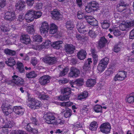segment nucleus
I'll use <instances>...</instances> for the list:
<instances>
[{"mask_svg": "<svg viewBox=\"0 0 134 134\" xmlns=\"http://www.w3.org/2000/svg\"><path fill=\"white\" fill-rule=\"evenodd\" d=\"M49 27L48 23L44 21L42 23L41 25L39 27L41 33L42 35L46 36L48 34Z\"/></svg>", "mask_w": 134, "mask_h": 134, "instance_id": "obj_4", "label": "nucleus"}, {"mask_svg": "<svg viewBox=\"0 0 134 134\" xmlns=\"http://www.w3.org/2000/svg\"><path fill=\"white\" fill-rule=\"evenodd\" d=\"M51 13L52 18L54 19L57 20L62 16L61 15L56 9H55L51 11Z\"/></svg>", "mask_w": 134, "mask_h": 134, "instance_id": "obj_18", "label": "nucleus"}, {"mask_svg": "<svg viewBox=\"0 0 134 134\" xmlns=\"http://www.w3.org/2000/svg\"><path fill=\"white\" fill-rule=\"evenodd\" d=\"M109 30L111 34H113L116 37L120 36L121 34V32L119 30L118 27L110 28Z\"/></svg>", "mask_w": 134, "mask_h": 134, "instance_id": "obj_19", "label": "nucleus"}, {"mask_svg": "<svg viewBox=\"0 0 134 134\" xmlns=\"http://www.w3.org/2000/svg\"><path fill=\"white\" fill-rule=\"evenodd\" d=\"M105 16L108 20H105L103 22L101 23V25L103 29H106L108 28L110 26V22L109 19L110 18V15L108 12L106 14Z\"/></svg>", "mask_w": 134, "mask_h": 134, "instance_id": "obj_11", "label": "nucleus"}, {"mask_svg": "<svg viewBox=\"0 0 134 134\" xmlns=\"http://www.w3.org/2000/svg\"><path fill=\"white\" fill-rule=\"evenodd\" d=\"M65 49L67 53L71 54L73 53L75 47L71 44H66L65 46Z\"/></svg>", "mask_w": 134, "mask_h": 134, "instance_id": "obj_17", "label": "nucleus"}, {"mask_svg": "<svg viewBox=\"0 0 134 134\" xmlns=\"http://www.w3.org/2000/svg\"><path fill=\"white\" fill-rule=\"evenodd\" d=\"M32 38L33 41L34 42H41L42 41V38L40 35H33Z\"/></svg>", "mask_w": 134, "mask_h": 134, "instance_id": "obj_42", "label": "nucleus"}, {"mask_svg": "<svg viewBox=\"0 0 134 134\" xmlns=\"http://www.w3.org/2000/svg\"><path fill=\"white\" fill-rule=\"evenodd\" d=\"M17 68L20 72H23L24 71V66L22 63L18 62L17 63Z\"/></svg>", "mask_w": 134, "mask_h": 134, "instance_id": "obj_47", "label": "nucleus"}, {"mask_svg": "<svg viewBox=\"0 0 134 134\" xmlns=\"http://www.w3.org/2000/svg\"><path fill=\"white\" fill-rule=\"evenodd\" d=\"M4 51L5 54L9 55H14L15 54V52L14 51H12L8 49H5Z\"/></svg>", "mask_w": 134, "mask_h": 134, "instance_id": "obj_52", "label": "nucleus"}, {"mask_svg": "<svg viewBox=\"0 0 134 134\" xmlns=\"http://www.w3.org/2000/svg\"><path fill=\"white\" fill-rule=\"evenodd\" d=\"M66 27L68 30H72L74 27L73 21L72 20H69L67 21Z\"/></svg>", "mask_w": 134, "mask_h": 134, "instance_id": "obj_29", "label": "nucleus"}, {"mask_svg": "<svg viewBox=\"0 0 134 134\" xmlns=\"http://www.w3.org/2000/svg\"><path fill=\"white\" fill-rule=\"evenodd\" d=\"M91 51L92 54V56L94 61V64H95L97 63L98 60V56L96 54L94 49H91Z\"/></svg>", "mask_w": 134, "mask_h": 134, "instance_id": "obj_37", "label": "nucleus"}, {"mask_svg": "<svg viewBox=\"0 0 134 134\" xmlns=\"http://www.w3.org/2000/svg\"><path fill=\"white\" fill-rule=\"evenodd\" d=\"M57 31V26L54 23L50 24L49 33L52 34H54L56 33Z\"/></svg>", "mask_w": 134, "mask_h": 134, "instance_id": "obj_27", "label": "nucleus"}, {"mask_svg": "<svg viewBox=\"0 0 134 134\" xmlns=\"http://www.w3.org/2000/svg\"><path fill=\"white\" fill-rule=\"evenodd\" d=\"M88 93L86 91H84L78 94L77 99L79 100H82L87 97Z\"/></svg>", "mask_w": 134, "mask_h": 134, "instance_id": "obj_25", "label": "nucleus"}, {"mask_svg": "<svg viewBox=\"0 0 134 134\" xmlns=\"http://www.w3.org/2000/svg\"><path fill=\"white\" fill-rule=\"evenodd\" d=\"M84 83L83 80L82 79L80 78L77 79L73 83L71 84V86L72 87H75V85H77L78 86H82Z\"/></svg>", "mask_w": 134, "mask_h": 134, "instance_id": "obj_24", "label": "nucleus"}, {"mask_svg": "<svg viewBox=\"0 0 134 134\" xmlns=\"http://www.w3.org/2000/svg\"><path fill=\"white\" fill-rule=\"evenodd\" d=\"M88 111V109L87 108V107L86 105H84L81 109L80 112L81 113L83 114H86Z\"/></svg>", "mask_w": 134, "mask_h": 134, "instance_id": "obj_55", "label": "nucleus"}, {"mask_svg": "<svg viewBox=\"0 0 134 134\" xmlns=\"http://www.w3.org/2000/svg\"><path fill=\"white\" fill-rule=\"evenodd\" d=\"M89 4L94 11L96 10L99 8V4L96 1L92 2Z\"/></svg>", "mask_w": 134, "mask_h": 134, "instance_id": "obj_40", "label": "nucleus"}, {"mask_svg": "<svg viewBox=\"0 0 134 134\" xmlns=\"http://www.w3.org/2000/svg\"><path fill=\"white\" fill-rule=\"evenodd\" d=\"M133 26H134V20L126 22H123L119 25V28L122 31H124L127 28Z\"/></svg>", "mask_w": 134, "mask_h": 134, "instance_id": "obj_6", "label": "nucleus"}, {"mask_svg": "<svg viewBox=\"0 0 134 134\" xmlns=\"http://www.w3.org/2000/svg\"><path fill=\"white\" fill-rule=\"evenodd\" d=\"M69 74V77H71L76 78L80 74V71L76 68H71Z\"/></svg>", "mask_w": 134, "mask_h": 134, "instance_id": "obj_12", "label": "nucleus"}, {"mask_svg": "<svg viewBox=\"0 0 134 134\" xmlns=\"http://www.w3.org/2000/svg\"><path fill=\"white\" fill-rule=\"evenodd\" d=\"M50 77L48 76H43L39 79L40 83L44 85L50 82Z\"/></svg>", "mask_w": 134, "mask_h": 134, "instance_id": "obj_16", "label": "nucleus"}, {"mask_svg": "<svg viewBox=\"0 0 134 134\" xmlns=\"http://www.w3.org/2000/svg\"><path fill=\"white\" fill-rule=\"evenodd\" d=\"M32 48L37 50H39L43 48L42 44L40 45H34L33 46Z\"/></svg>", "mask_w": 134, "mask_h": 134, "instance_id": "obj_64", "label": "nucleus"}, {"mask_svg": "<svg viewBox=\"0 0 134 134\" xmlns=\"http://www.w3.org/2000/svg\"><path fill=\"white\" fill-rule=\"evenodd\" d=\"M37 75V74L34 71L27 73L26 74L27 77L29 78L35 77Z\"/></svg>", "mask_w": 134, "mask_h": 134, "instance_id": "obj_48", "label": "nucleus"}, {"mask_svg": "<svg viewBox=\"0 0 134 134\" xmlns=\"http://www.w3.org/2000/svg\"><path fill=\"white\" fill-rule=\"evenodd\" d=\"M69 70V69L67 67L64 68L63 71L60 72V76H63L65 75L66 74Z\"/></svg>", "mask_w": 134, "mask_h": 134, "instance_id": "obj_59", "label": "nucleus"}, {"mask_svg": "<svg viewBox=\"0 0 134 134\" xmlns=\"http://www.w3.org/2000/svg\"><path fill=\"white\" fill-rule=\"evenodd\" d=\"M126 75L127 73L125 71H120L115 76L114 79L115 81L123 80L126 78Z\"/></svg>", "mask_w": 134, "mask_h": 134, "instance_id": "obj_8", "label": "nucleus"}, {"mask_svg": "<svg viewBox=\"0 0 134 134\" xmlns=\"http://www.w3.org/2000/svg\"><path fill=\"white\" fill-rule=\"evenodd\" d=\"M98 125V124L96 122H92L90 124L89 129L92 131H95Z\"/></svg>", "mask_w": 134, "mask_h": 134, "instance_id": "obj_39", "label": "nucleus"}, {"mask_svg": "<svg viewBox=\"0 0 134 134\" xmlns=\"http://www.w3.org/2000/svg\"><path fill=\"white\" fill-rule=\"evenodd\" d=\"M85 23L78 22L77 23V28L78 32L80 33L85 34L87 31L85 30Z\"/></svg>", "mask_w": 134, "mask_h": 134, "instance_id": "obj_10", "label": "nucleus"}, {"mask_svg": "<svg viewBox=\"0 0 134 134\" xmlns=\"http://www.w3.org/2000/svg\"><path fill=\"white\" fill-rule=\"evenodd\" d=\"M64 116L66 118L70 117L72 114V111L71 109H68L64 111Z\"/></svg>", "mask_w": 134, "mask_h": 134, "instance_id": "obj_51", "label": "nucleus"}, {"mask_svg": "<svg viewBox=\"0 0 134 134\" xmlns=\"http://www.w3.org/2000/svg\"><path fill=\"white\" fill-rule=\"evenodd\" d=\"M86 54V51L85 50H82L78 53L77 56L79 59L83 60L85 58Z\"/></svg>", "mask_w": 134, "mask_h": 134, "instance_id": "obj_23", "label": "nucleus"}, {"mask_svg": "<svg viewBox=\"0 0 134 134\" xmlns=\"http://www.w3.org/2000/svg\"><path fill=\"white\" fill-rule=\"evenodd\" d=\"M23 26V27L26 29L27 31L29 34H32L35 32L34 26L32 25L27 26V24H26L24 25Z\"/></svg>", "mask_w": 134, "mask_h": 134, "instance_id": "obj_20", "label": "nucleus"}, {"mask_svg": "<svg viewBox=\"0 0 134 134\" xmlns=\"http://www.w3.org/2000/svg\"><path fill=\"white\" fill-rule=\"evenodd\" d=\"M34 14V10H31L28 11L25 15V18L26 21L29 23L33 21L35 18Z\"/></svg>", "mask_w": 134, "mask_h": 134, "instance_id": "obj_7", "label": "nucleus"}, {"mask_svg": "<svg viewBox=\"0 0 134 134\" xmlns=\"http://www.w3.org/2000/svg\"><path fill=\"white\" fill-rule=\"evenodd\" d=\"M98 32L96 29L93 28L90 30L88 33V35L91 38H94L96 36Z\"/></svg>", "mask_w": 134, "mask_h": 134, "instance_id": "obj_21", "label": "nucleus"}, {"mask_svg": "<svg viewBox=\"0 0 134 134\" xmlns=\"http://www.w3.org/2000/svg\"><path fill=\"white\" fill-rule=\"evenodd\" d=\"M28 100L29 101V103L28 105L30 108L34 109V108L32 107H35V104L36 103V101L34 99L30 97L28 98Z\"/></svg>", "mask_w": 134, "mask_h": 134, "instance_id": "obj_34", "label": "nucleus"}, {"mask_svg": "<svg viewBox=\"0 0 134 134\" xmlns=\"http://www.w3.org/2000/svg\"><path fill=\"white\" fill-rule=\"evenodd\" d=\"M12 80L9 81L8 83L9 84L11 85L14 86L16 85L20 86L24 83V79L18 76L14 75L12 76Z\"/></svg>", "mask_w": 134, "mask_h": 134, "instance_id": "obj_2", "label": "nucleus"}, {"mask_svg": "<svg viewBox=\"0 0 134 134\" xmlns=\"http://www.w3.org/2000/svg\"><path fill=\"white\" fill-rule=\"evenodd\" d=\"M63 43L62 41H60L53 42L51 44V46L54 48L59 49L62 47L61 44Z\"/></svg>", "mask_w": 134, "mask_h": 134, "instance_id": "obj_30", "label": "nucleus"}, {"mask_svg": "<svg viewBox=\"0 0 134 134\" xmlns=\"http://www.w3.org/2000/svg\"><path fill=\"white\" fill-rule=\"evenodd\" d=\"M126 5L124 2H121L120 3L117 5V9L119 12H122L125 9Z\"/></svg>", "mask_w": 134, "mask_h": 134, "instance_id": "obj_35", "label": "nucleus"}, {"mask_svg": "<svg viewBox=\"0 0 134 134\" xmlns=\"http://www.w3.org/2000/svg\"><path fill=\"white\" fill-rule=\"evenodd\" d=\"M11 102L8 100L3 102L2 106V108L4 113L6 115H8L13 111L18 115H23L24 113V108L20 106H16L14 107L13 110L11 105L12 104Z\"/></svg>", "mask_w": 134, "mask_h": 134, "instance_id": "obj_1", "label": "nucleus"}, {"mask_svg": "<svg viewBox=\"0 0 134 134\" xmlns=\"http://www.w3.org/2000/svg\"><path fill=\"white\" fill-rule=\"evenodd\" d=\"M51 41L49 40H46L42 44V45L43 48H48L51 46Z\"/></svg>", "mask_w": 134, "mask_h": 134, "instance_id": "obj_43", "label": "nucleus"}, {"mask_svg": "<svg viewBox=\"0 0 134 134\" xmlns=\"http://www.w3.org/2000/svg\"><path fill=\"white\" fill-rule=\"evenodd\" d=\"M32 123H29L27 124V126L25 127L26 130L29 132H32L33 133H35L37 132V130L36 129H33L31 127V126L32 125Z\"/></svg>", "mask_w": 134, "mask_h": 134, "instance_id": "obj_41", "label": "nucleus"}, {"mask_svg": "<svg viewBox=\"0 0 134 134\" xmlns=\"http://www.w3.org/2000/svg\"><path fill=\"white\" fill-rule=\"evenodd\" d=\"M4 17L5 19L10 21H13L16 19L14 13L12 12H5Z\"/></svg>", "mask_w": 134, "mask_h": 134, "instance_id": "obj_9", "label": "nucleus"}, {"mask_svg": "<svg viewBox=\"0 0 134 134\" xmlns=\"http://www.w3.org/2000/svg\"><path fill=\"white\" fill-rule=\"evenodd\" d=\"M77 17L79 19H81L85 18L86 19V17L87 15L85 14L84 12L82 10H79L77 13Z\"/></svg>", "mask_w": 134, "mask_h": 134, "instance_id": "obj_31", "label": "nucleus"}, {"mask_svg": "<svg viewBox=\"0 0 134 134\" xmlns=\"http://www.w3.org/2000/svg\"><path fill=\"white\" fill-rule=\"evenodd\" d=\"M42 13L39 11H35V14L34 15V18L37 19L40 18L42 15Z\"/></svg>", "mask_w": 134, "mask_h": 134, "instance_id": "obj_56", "label": "nucleus"}, {"mask_svg": "<svg viewBox=\"0 0 134 134\" xmlns=\"http://www.w3.org/2000/svg\"><path fill=\"white\" fill-rule=\"evenodd\" d=\"M20 40L21 42L26 44H29L30 42V37L27 34L22 35L20 37Z\"/></svg>", "mask_w": 134, "mask_h": 134, "instance_id": "obj_14", "label": "nucleus"}, {"mask_svg": "<svg viewBox=\"0 0 134 134\" xmlns=\"http://www.w3.org/2000/svg\"><path fill=\"white\" fill-rule=\"evenodd\" d=\"M93 10L90 4L86 7L85 10L86 12L88 13H89L93 11H94Z\"/></svg>", "mask_w": 134, "mask_h": 134, "instance_id": "obj_61", "label": "nucleus"}, {"mask_svg": "<svg viewBox=\"0 0 134 134\" xmlns=\"http://www.w3.org/2000/svg\"><path fill=\"white\" fill-rule=\"evenodd\" d=\"M102 107L100 105H97L94 107V111L97 113H101L102 112Z\"/></svg>", "mask_w": 134, "mask_h": 134, "instance_id": "obj_50", "label": "nucleus"}, {"mask_svg": "<svg viewBox=\"0 0 134 134\" xmlns=\"http://www.w3.org/2000/svg\"><path fill=\"white\" fill-rule=\"evenodd\" d=\"M82 123H79L77 122L76 123V124L74 126L72 130L73 131H77V129L81 127L82 126Z\"/></svg>", "mask_w": 134, "mask_h": 134, "instance_id": "obj_49", "label": "nucleus"}, {"mask_svg": "<svg viewBox=\"0 0 134 134\" xmlns=\"http://www.w3.org/2000/svg\"><path fill=\"white\" fill-rule=\"evenodd\" d=\"M25 2L23 1H20L16 4L15 7L16 9L21 10L25 6Z\"/></svg>", "mask_w": 134, "mask_h": 134, "instance_id": "obj_32", "label": "nucleus"}, {"mask_svg": "<svg viewBox=\"0 0 134 134\" xmlns=\"http://www.w3.org/2000/svg\"><path fill=\"white\" fill-rule=\"evenodd\" d=\"M107 40L104 37H102L100 39L98 42V46L100 48H102L105 47Z\"/></svg>", "mask_w": 134, "mask_h": 134, "instance_id": "obj_28", "label": "nucleus"}, {"mask_svg": "<svg viewBox=\"0 0 134 134\" xmlns=\"http://www.w3.org/2000/svg\"><path fill=\"white\" fill-rule=\"evenodd\" d=\"M8 26L7 25L5 26L4 25H2L1 27V30L4 32H6L8 31L9 30V29L8 27Z\"/></svg>", "mask_w": 134, "mask_h": 134, "instance_id": "obj_54", "label": "nucleus"}, {"mask_svg": "<svg viewBox=\"0 0 134 134\" xmlns=\"http://www.w3.org/2000/svg\"><path fill=\"white\" fill-rule=\"evenodd\" d=\"M96 83L95 79H89L86 82V85L87 87H92Z\"/></svg>", "mask_w": 134, "mask_h": 134, "instance_id": "obj_26", "label": "nucleus"}, {"mask_svg": "<svg viewBox=\"0 0 134 134\" xmlns=\"http://www.w3.org/2000/svg\"><path fill=\"white\" fill-rule=\"evenodd\" d=\"M107 67L106 66L99 62L97 67V69L98 71V72L100 73L102 72L105 70Z\"/></svg>", "mask_w": 134, "mask_h": 134, "instance_id": "obj_38", "label": "nucleus"}, {"mask_svg": "<svg viewBox=\"0 0 134 134\" xmlns=\"http://www.w3.org/2000/svg\"><path fill=\"white\" fill-rule=\"evenodd\" d=\"M92 59L89 58L88 59L86 62L85 64L83 66V70L86 72H90L91 70L90 66V64L92 62Z\"/></svg>", "mask_w": 134, "mask_h": 134, "instance_id": "obj_15", "label": "nucleus"}, {"mask_svg": "<svg viewBox=\"0 0 134 134\" xmlns=\"http://www.w3.org/2000/svg\"><path fill=\"white\" fill-rule=\"evenodd\" d=\"M99 62L107 67L109 63V59L108 58L105 57L102 59Z\"/></svg>", "mask_w": 134, "mask_h": 134, "instance_id": "obj_44", "label": "nucleus"}, {"mask_svg": "<svg viewBox=\"0 0 134 134\" xmlns=\"http://www.w3.org/2000/svg\"><path fill=\"white\" fill-rule=\"evenodd\" d=\"M12 134H26L25 131L22 130L13 131L12 132Z\"/></svg>", "mask_w": 134, "mask_h": 134, "instance_id": "obj_62", "label": "nucleus"}, {"mask_svg": "<svg viewBox=\"0 0 134 134\" xmlns=\"http://www.w3.org/2000/svg\"><path fill=\"white\" fill-rule=\"evenodd\" d=\"M44 117L46 123L55 125L56 118L54 114L51 113H48L44 114Z\"/></svg>", "mask_w": 134, "mask_h": 134, "instance_id": "obj_3", "label": "nucleus"}, {"mask_svg": "<svg viewBox=\"0 0 134 134\" xmlns=\"http://www.w3.org/2000/svg\"><path fill=\"white\" fill-rule=\"evenodd\" d=\"M69 96H68V95H66L65 94L62 96H60L58 98V99L60 100H66L67 99H69Z\"/></svg>", "mask_w": 134, "mask_h": 134, "instance_id": "obj_60", "label": "nucleus"}, {"mask_svg": "<svg viewBox=\"0 0 134 134\" xmlns=\"http://www.w3.org/2000/svg\"><path fill=\"white\" fill-rule=\"evenodd\" d=\"M76 38L79 42H83L85 41L84 37L82 35L77 34L76 35Z\"/></svg>", "mask_w": 134, "mask_h": 134, "instance_id": "obj_46", "label": "nucleus"}, {"mask_svg": "<svg viewBox=\"0 0 134 134\" xmlns=\"http://www.w3.org/2000/svg\"><path fill=\"white\" fill-rule=\"evenodd\" d=\"M126 102L129 103H132L134 102V93H132L127 96L126 98Z\"/></svg>", "mask_w": 134, "mask_h": 134, "instance_id": "obj_33", "label": "nucleus"}, {"mask_svg": "<svg viewBox=\"0 0 134 134\" xmlns=\"http://www.w3.org/2000/svg\"><path fill=\"white\" fill-rule=\"evenodd\" d=\"M91 19L93 20V21H90L89 20L88 21L91 23L90 25L93 26H97L98 25V21L93 17H91Z\"/></svg>", "mask_w": 134, "mask_h": 134, "instance_id": "obj_53", "label": "nucleus"}, {"mask_svg": "<svg viewBox=\"0 0 134 134\" xmlns=\"http://www.w3.org/2000/svg\"><path fill=\"white\" fill-rule=\"evenodd\" d=\"M111 129V126L108 122L102 124L100 127V130L103 133L105 134L109 133Z\"/></svg>", "mask_w": 134, "mask_h": 134, "instance_id": "obj_5", "label": "nucleus"}, {"mask_svg": "<svg viewBox=\"0 0 134 134\" xmlns=\"http://www.w3.org/2000/svg\"><path fill=\"white\" fill-rule=\"evenodd\" d=\"M134 55L130 57L127 56H126L125 57V60L126 61L133 62H134Z\"/></svg>", "mask_w": 134, "mask_h": 134, "instance_id": "obj_58", "label": "nucleus"}, {"mask_svg": "<svg viewBox=\"0 0 134 134\" xmlns=\"http://www.w3.org/2000/svg\"><path fill=\"white\" fill-rule=\"evenodd\" d=\"M14 122L13 121L9 122L5 125L3 127V128H11L14 125Z\"/></svg>", "mask_w": 134, "mask_h": 134, "instance_id": "obj_57", "label": "nucleus"}, {"mask_svg": "<svg viewBox=\"0 0 134 134\" xmlns=\"http://www.w3.org/2000/svg\"><path fill=\"white\" fill-rule=\"evenodd\" d=\"M42 60L44 62L49 65H52L56 62V59L55 57H51L49 56L45 57Z\"/></svg>", "mask_w": 134, "mask_h": 134, "instance_id": "obj_13", "label": "nucleus"}, {"mask_svg": "<svg viewBox=\"0 0 134 134\" xmlns=\"http://www.w3.org/2000/svg\"><path fill=\"white\" fill-rule=\"evenodd\" d=\"M71 92V89L68 87L64 88L62 91V92L64 94L67 95L68 96H69V95L70 94Z\"/></svg>", "mask_w": 134, "mask_h": 134, "instance_id": "obj_45", "label": "nucleus"}, {"mask_svg": "<svg viewBox=\"0 0 134 134\" xmlns=\"http://www.w3.org/2000/svg\"><path fill=\"white\" fill-rule=\"evenodd\" d=\"M36 93L40 99L47 100L49 99L50 97L48 95H46L44 92L41 93L37 92Z\"/></svg>", "mask_w": 134, "mask_h": 134, "instance_id": "obj_22", "label": "nucleus"}, {"mask_svg": "<svg viewBox=\"0 0 134 134\" xmlns=\"http://www.w3.org/2000/svg\"><path fill=\"white\" fill-rule=\"evenodd\" d=\"M64 123L65 121L63 120H61L60 119H56L55 125H58L60 124L62 125L64 124Z\"/></svg>", "mask_w": 134, "mask_h": 134, "instance_id": "obj_63", "label": "nucleus"}, {"mask_svg": "<svg viewBox=\"0 0 134 134\" xmlns=\"http://www.w3.org/2000/svg\"><path fill=\"white\" fill-rule=\"evenodd\" d=\"M6 64L8 66H13L16 63L14 59L13 58H10L8 60L5 62Z\"/></svg>", "mask_w": 134, "mask_h": 134, "instance_id": "obj_36", "label": "nucleus"}]
</instances>
